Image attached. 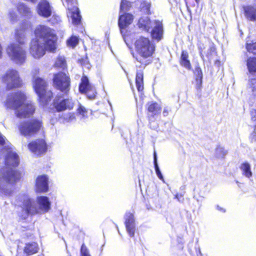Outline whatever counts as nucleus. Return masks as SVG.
<instances>
[{"label":"nucleus","mask_w":256,"mask_h":256,"mask_svg":"<svg viewBox=\"0 0 256 256\" xmlns=\"http://www.w3.org/2000/svg\"><path fill=\"white\" fill-rule=\"evenodd\" d=\"M19 163V157L12 146L0 150V164L4 165L0 168V194L2 196L12 194L11 184L20 178L19 173L14 169Z\"/></svg>","instance_id":"1"},{"label":"nucleus","mask_w":256,"mask_h":256,"mask_svg":"<svg viewBox=\"0 0 256 256\" xmlns=\"http://www.w3.org/2000/svg\"><path fill=\"white\" fill-rule=\"evenodd\" d=\"M36 38L30 45V52L36 58L43 56L46 50L54 52L56 48L57 38L54 31L48 26L40 25L34 31Z\"/></svg>","instance_id":"2"},{"label":"nucleus","mask_w":256,"mask_h":256,"mask_svg":"<svg viewBox=\"0 0 256 256\" xmlns=\"http://www.w3.org/2000/svg\"><path fill=\"white\" fill-rule=\"evenodd\" d=\"M4 105L7 108L14 110L16 116L20 118L30 117L36 110L33 103L26 100V96L21 92L8 95Z\"/></svg>","instance_id":"3"},{"label":"nucleus","mask_w":256,"mask_h":256,"mask_svg":"<svg viewBox=\"0 0 256 256\" xmlns=\"http://www.w3.org/2000/svg\"><path fill=\"white\" fill-rule=\"evenodd\" d=\"M134 46L136 54L133 56L136 61V66L144 68L152 62L155 45L149 38L140 36L136 39Z\"/></svg>","instance_id":"4"},{"label":"nucleus","mask_w":256,"mask_h":256,"mask_svg":"<svg viewBox=\"0 0 256 256\" xmlns=\"http://www.w3.org/2000/svg\"><path fill=\"white\" fill-rule=\"evenodd\" d=\"M18 200L22 202V208L28 214H34L46 212L50 208L51 204L50 200L46 196H38L36 202L26 194L19 196Z\"/></svg>","instance_id":"5"},{"label":"nucleus","mask_w":256,"mask_h":256,"mask_svg":"<svg viewBox=\"0 0 256 256\" xmlns=\"http://www.w3.org/2000/svg\"><path fill=\"white\" fill-rule=\"evenodd\" d=\"M15 34L18 43L10 44L7 47L6 53L13 62L22 65L25 62L26 58V51L22 46L24 44V34L23 30H17Z\"/></svg>","instance_id":"6"},{"label":"nucleus","mask_w":256,"mask_h":256,"mask_svg":"<svg viewBox=\"0 0 256 256\" xmlns=\"http://www.w3.org/2000/svg\"><path fill=\"white\" fill-rule=\"evenodd\" d=\"M47 82L42 78L38 77H34L33 87L38 94L40 102L42 104H46L50 100L52 96V93L50 90H47Z\"/></svg>","instance_id":"7"},{"label":"nucleus","mask_w":256,"mask_h":256,"mask_svg":"<svg viewBox=\"0 0 256 256\" xmlns=\"http://www.w3.org/2000/svg\"><path fill=\"white\" fill-rule=\"evenodd\" d=\"M2 81L8 90L18 88L22 84L19 73L14 69L7 70L2 76Z\"/></svg>","instance_id":"8"},{"label":"nucleus","mask_w":256,"mask_h":256,"mask_svg":"<svg viewBox=\"0 0 256 256\" xmlns=\"http://www.w3.org/2000/svg\"><path fill=\"white\" fill-rule=\"evenodd\" d=\"M54 86L58 90L64 92L70 90V80L68 76L64 72H58L54 75Z\"/></svg>","instance_id":"9"},{"label":"nucleus","mask_w":256,"mask_h":256,"mask_svg":"<svg viewBox=\"0 0 256 256\" xmlns=\"http://www.w3.org/2000/svg\"><path fill=\"white\" fill-rule=\"evenodd\" d=\"M64 5L68 8L67 15L68 18H71L72 24H78L80 21V16L76 6V0L74 2L66 0L65 2H64Z\"/></svg>","instance_id":"10"},{"label":"nucleus","mask_w":256,"mask_h":256,"mask_svg":"<svg viewBox=\"0 0 256 256\" xmlns=\"http://www.w3.org/2000/svg\"><path fill=\"white\" fill-rule=\"evenodd\" d=\"M41 126L40 120H32L22 124L20 127V130L24 136L30 135L38 131Z\"/></svg>","instance_id":"11"},{"label":"nucleus","mask_w":256,"mask_h":256,"mask_svg":"<svg viewBox=\"0 0 256 256\" xmlns=\"http://www.w3.org/2000/svg\"><path fill=\"white\" fill-rule=\"evenodd\" d=\"M28 148L34 154L40 156L46 152L48 150V145L44 140L36 139L29 143Z\"/></svg>","instance_id":"12"},{"label":"nucleus","mask_w":256,"mask_h":256,"mask_svg":"<svg viewBox=\"0 0 256 256\" xmlns=\"http://www.w3.org/2000/svg\"><path fill=\"white\" fill-rule=\"evenodd\" d=\"M79 90L81 93L86 94L90 100L94 98L96 96L95 88L89 83L88 80L86 76H83L81 79Z\"/></svg>","instance_id":"13"},{"label":"nucleus","mask_w":256,"mask_h":256,"mask_svg":"<svg viewBox=\"0 0 256 256\" xmlns=\"http://www.w3.org/2000/svg\"><path fill=\"white\" fill-rule=\"evenodd\" d=\"M52 6L46 0L39 2L36 7V12L38 15L44 18L50 16L52 14Z\"/></svg>","instance_id":"14"},{"label":"nucleus","mask_w":256,"mask_h":256,"mask_svg":"<svg viewBox=\"0 0 256 256\" xmlns=\"http://www.w3.org/2000/svg\"><path fill=\"white\" fill-rule=\"evenodd\" d=\"M133 20L132 15L130 14H125L120 16L118 20V26L120 30L124 42H126L125 38V28L130 24Z\"/></svg>","instance_id":"15"},{"label":"nucleus","mask_w":256,"mask_h":256,"mask_svg":"<svg viewBox=\"0 0 256 256\" xmlns=\"http://www.w3.org/2000/svg\"><path fill=\"white\" fill-rule=\"evenodd\" d=\"M152 29L151 32L152 38L159 41L163 36V27L162 23L160 20H154L152 22Z\"/></svg>","instance_id":"16"},{"label":"nucleus","mask_w":256,"mask_h":256,"mask_svg":"<svg viewBox=\"0 0 256 256\" xmlns=\"http://www.w3.org/2000/svg\"><path fill=\"white\" fill-rule=\"evenodd\" d=\"M48 190V178L46 175L38 176L36 180V192H46Z\"/></svg>","instance_id":"17"},{"label":"nucleus","mask_w":256,"mask_h":256,"mask_svg":"<svg viewBox=\"0 0 256 256\" xmlns=\"http://www.w3.org/2000/svg\"><path fill=\"white\" fill-rule=\"evenodd\" d=\"M54 107L58 112L64 110L66 109H72L74 102L72 99H64L56 100L54 102Z\"/></svg>","instance_id":"18"},{"label":"nucleus","mask_w":256,"mask_h":256,"mask_svg":"<svg viewBox=\"0 0 256 256\" xmlns=\"http://www.w3.org/2000/svg\"><path fill=\"white\" fill-rule=\"evenodd\" d=\"M125 225L129 235L133 236L135 231V224L134 215L128 212L126 214Z\"/></svg>","instance_id":"19"},{"label":"nucleus","mask_w":256,"mask_h":256,"mask_svg":"<svg viewBox=\"0 0 256 256\" xmlns=\"http://www.w3.org/2000/svg\"><path fill=\"white\" fill-rule=\"evenodd\" d=\"M246 18L251 21L256 20V8L253 6L248 5L243 7Z\"/></svg>","instance_id":"20"},{"label":"nucleus","mask_w":256,"mask_h":256,"mask_svg":"<svg viewBox=\"0 0 256 256\" xmlns=\"http://www.w3.org/2000/svg\"><path fill=\"white\" fill-rule=\"evenodd\" d=\"M153 22L150 21L148 16H144L139 20L138 25L140 28H142L143 30L148 31L150 28L152 27Z\"/></svg>","instance_id":"21"},{"label":"nucleus","mask_w":256,"mask_h":256,"mask_svg":"<svg viewBox=\"0 0 256 256\" xmlns=\"http://www.w3.org/2000/svg\"><path fill=\"white\" fill-rule=\"evenodd\" d=\"M38 244L34 241H31L26 244L24 251L28 254H32L38 252Z\"/></svg>","instance_id":"22"},{"label":"nucleus","mask_w":256,"mask_h":256,"mask_svg":"<svg viewBox=\"0 0 256 256\" xmlns=\"http://www.w3.org/2000/svg\"><path fill=\"white\" fill-rule=\"evenodd\" d=\"M143 78V72L141 70L137 71L136 78V83L137 90L138 92H141L144 89Z\"/></svg>","instance_id":"23"},{"label":"nucleus","mask_w":256,"mask_h":256,"mask_svg":"<svg viewBox=\"0 0 256 256\" xmlns=\"http://www.w3.org/2000/svg\"><path fill=\"white\" fill-rule=\"evenodd\" d=\"M247 90L252 96L256 97V78H249L247 85Z\"/></svg>","instance_id":"24"},{"label":"nucleus","mask_w":256,"mask_h":256,"mask_svg":"<svg viewBox=\"0 0 256 256\" xmlns=\"http://www.w3.org/2000/svg\"><path fill=\"white\" fill-rule=\"evenodd\" d=\"M240 169L242 172V174L246 177L250 178L252 176V172L251 170V166L248 162L242 163L240 166Z\"/></svg>","instance_id":"25"},{"label":"nucleus","mask_w":256,"mask_h":256,"mask_svg":"<svg viewBox=\"0 0 256 256\" xmlns=\"http://www.w3.org/2000/svg\"><path fill=\"white\" fill-rule=\"evenodd\" d=\"M188 54L187 52L182 51L180 58V64L188 70L191 68V64L188 60Z\"/></svg>","instance_id":"26"},{"label":"nucleus","mask_w":256,"mask_h":256,"mask_svg":"<svg viewBox=\"0 0 256 256\" xmlns=\"http://www.w3.org/2000/svg\"><path fill=\"white\" fill-rule=\"evenodd\" d=\"M248 70L251 74H256V58H250L247 60Z\"/></svg>","instance_id":"27"},{"label":"nucleus","mask_w":256,"mask_h":256,"mask_svg":"<svg viewBox=\"0 0 256 256\" xmlns=\"http://www.w3.org/2000/svg\"><path fill=\"white\" fill-rule=\"evenodd\" d=\"M148 111L152 113V114L156 115L160 114L161 111V107L156 102H152L148 104Z\"/></svg>","instance_id":"28"},{"label":"nucleus","mask_w":256,"mask_h":256,"mask_svg":"<svg viewBox=\"0 0 256 256\" xmlns=\"http://www.w3.org/2000/svg\"><path fill=\"white\" fill-rule=\"evenodd\" d=\"M17 10L20 14L24 16H28L30 13V8L23 3L18 4Z\"/></svg>","instance_id":"29"},{"label":"nucleus","mask_w":256,"mask_h":256,"mask_svg":"<svg viewBox=\"0 0 256 256\" xmlns=\"http://www.w3.org/2000/svg\"><path fill=\"white\" fill-rule=\"evenodd\" d=\"M78 36H72L67 40L66 44L68 46L74 48L78 44Z\"/></svg>","instance_id":"30"},{"label":"nucleus","mask_w":256,"mask_h":256,"mask_svg":"<svg viewBox=\"0 0 256 256\" xmlns=\"http://www.w3.org/2000/svg\"><path fill=\"white\" fill-rule=\"evenodd\" d=\"M54 66L56 67L64 69L66 66L65 58L64 56H58L55 62Z\"/></svg>","instance_id":"31"},{"label":"nucleus","mask_w":256,"mask_h":256,"mask_svg":"<svg viewBox=\"0 0 256 256\" xmlns=\"http://www.w3.org/2000/svg\"><path fill=\"white\" fill-rule=\"evenodd\" d=\"M78 112L79 114V116H80V119L84 120L88 118V110L84 106H82V105H80L79 108H78Z\"/></svg>","instance_id":"32"},{"label":"nucleus","mask_w":256,"mask_h":256,"mask_svg":"<svg viewBox=\"0 0 256 256\" xmlns=\"http://www.w3.org/2000/svg\"><path fill=\"white\" fill-rule=\"evenodd\" d=\"M0 144L4 146L2 149H6L8 148H11L12 146L7 140L6 138L0 132Z\"/></svg>","instance_id":"33"},{"label":"nucleus","mask_w":256,"mask_h":256,"mask_svg":"<svg viewBox=\"0 0 256 256\" xmlns=\"http://www.w3.org/2000/svg\"><path fill=\"white\" fill-rule=\"evenodd\" d=\"M131 6L130 2L126 0H122L120 4V12L122 11H128Z\"/></svg>","instance_id":"34"},{"label":"nucleus","mask_w":256,"mask_h":256,"mask_svg":"<svg viewBox=\"0 0 256 256\" xmlns=\"http://www.w3.org/2000/svg\"><path fill=\"white\" fill-rule=\"evenodd\" d=\"M226 154V151L222 146H218L216 149V156L218 158H223Z\"/></svg>","instance_id":"35"},{"label":"nucleus","mask_w":256,"mask_h":256,"mask_svg":"<svg viewBox=\"0 0 256 256\" xmlns=\"http://www.w3.org/2000/svg\"><path fill=\"white\" fill-rule=\"evenodd\" d=\"M246 48L248 52L256 54V42L252 43L247 42L246 44Z\"/></svg>","instance_id":"36"},{"label":"nucleus","mask_w":256,"mask_h":256,"mask_svg":"<svg viewBox=\"0 0 256 256\" xmlns=\"http://www.w3.org/2000/svg\"><path fill=\"white\" fill-rule=\"evenodd\" d=\"M8 18L12 22L16 21L18 19V15L14 10H10L8 13Z\"/></svg>","instance_id":"37"},{"label":"nucleus","mask_w":256,"mask_h":256,"mask_svg":"<svg viewBox=\"0 0 256 256\" xmlns=\"http://www.w3.org/2000/svg\"><path fill=\"white\" fill-rule=\"evenodd\" d=\"M154 167H155L156 172L157 176H158V178L160 179L163 180V176H162V174H161V172L159 169L158 164H157L156 152H154Z\"/></svg>","instance_id":"38"},{"label":"nucleus","mask_w":256,"mask_h":256,"mask_svg":"<svg viewBox=\"0 0 256 256\" xmlns=\"http://www.w3.org/2000/svg\"><path fill=\"white\" fill-rule=\"evenodd\" d=\"M64 119L66 122H71L75 119L74 114L71 112H68L63 115Z\"/></svg>","instance_id":"39"},{"label":"nucleus","mask_w":256,"mask_h":256,"mask_svg":"<svg viewBox=\"0 0 256 256\" xmlns=\"http://www.w3.org/2000/svg\"><path fill=\"white\" fill-rule=\"evenodd\" d=\"M80 254L81 256H90L88 250L84 244H82L81 247Z\"/></svg>","instance_id":"40"},{"label":"nucleus","mask_w":256,"mask_h":256,"mask_svg":"<svg viewBox=\"0 0 256 256\" xmlns=\"http://www.w3.org/2000/svg\"><path fill=\"white\" fill-rule=\"evenodd\" d=\"M150 4L149 2H144L142 6V10L148 13L150 12Z\"/></svg>","instance_id":"41"},{"label":"nucleus","mask_w":256,"mask_h":256,"mask_svg":"<svg viewBox=\"0 0 256 256\" xmlns=\"http://www.w3.org/2000/svg\"><path fill=\"white\" fill-rule=\"evenodd\" d=\"M197 76L196 79L200 78V80H202V72L201 70V69L200 68H196L195 70Z\"/></svg>","instance_id":"42"},{"label":"nucleus","mask_w":256,"mask_h":256,"mask_svg":"<svg viewBox=\"0 0 256 256\" xmlns=\"http://www.w3.org/2000/svg\"><path fill=\"white\" fill-rule=\"evenodd\" d=\"M250 116L252 120L253 121H256V110L252 109L250 111Z\"/></svg>","instance_id":"43"},{"label":"nucleus","mask_w":256,"mask_h":256,"mask_svg":"<svg viewBox=\"0 0 256 256\" xmlns=\"http://www.w3.org/2000/svg\"><path fill=\"white\" fill-rule=\"evenodd\" d=\"M174 198H176L180 202H182L184 200L183 196L182 194H176Z\"/></svg>","instance_id":"44"},{"label":"nucleus","mask_w":256,"mask_h":256,"mask_svg":"<svg viewBox=\"0 0 256 256\" xmlns=\"http://www.w3.org/2000/svg\"><path fill=\"white\" fill-rule=\"evenodd\" d=\"M170 110L169 108H168V107L164 108V111H163V115L164 116H167Z\"/></svg>","instance_id":"45"},{"label":"nucleus","mask_w":256,"mask_h":256,"mask_svg":"<svg viewBox=\"0 0 256 256\" xmlns=\"http://www.w3.org/2000/svg\"><path fill=\"white\" fill-rule=\"evenodd\" d=\"M216 209L220 211V212H226V210H224V208H222L220 207V206H216Z\"/></svg>","instance_id":"46"},{"label":"nucleus","mask_w":256,"mask_h":256,"mask_svg":"<svg viewBox=\"0 0 256 256\" xmlns=\"http://www.w3.org/2000/svg\"><path fill=\"white\" fill-rule=\"evenodd\" d=\"M2 55V47L0 46V58H1Z\"/></svg>","instance_id":"47"},{"label":"nucleus","mask_w":256,"mask_h":256,"mask_svg":"<svg viewBox=\"0 0 256 256\" xmlns=\"http://www.w3.org/2000/svg\"><path fill=\"white\" fill-rule=\"evenodd\" d=\"M254 4L256 6V0H254Z\"/></svg>","instance_id":"48"},{"label":"nucleus","mask_w":256,"mask_h":256,"mask_svg":"<svg viewBox=\"0 0 256 256\" xmlns=\"http://www.w3.org/2000/svg\"><path fill=\"white\" fill-rule=\"evenodd\" d=\"M60 20V18L58 16H57V20Z\"/></svg>","instance_id":"49"},{"label":"nucleus","mask_w":256,"mask_h":256,"mask_svg":"<svg viewBox=\"0 0 256 256\" xmlns=\"http://www.w3.org/2000/svg\"><path fill=\"white\" fill-rule=\"evenodd\" d=\"M63 0V2H62L63 3H64V2H65L66 0Z\"/></svg>","instance_id":"50"},{"label":"nucleus","mask_w":256,"mask_h":256,"mask_svg":"<svg viewBox=\"0 0 256 256\" xmlns=\"http://www.w3.org/2000/svg\"><path fill=\"white\" fill-rule=\"evenodd\" d=\"M63 0V2H62L63 3H64V2H65L66 0Z\"/></svg>","instance_id":"51"}]
</instances>
